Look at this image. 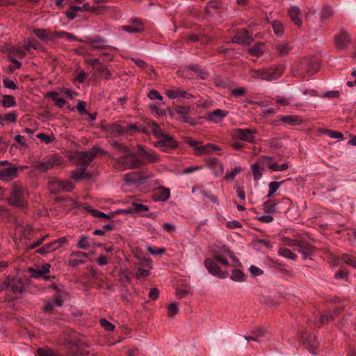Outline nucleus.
<instances>
[{
	"label": "nucleus",
	"instance_id": "1",
	"mask_svg": "<svg viewBox=\"0 0 356 356\" xmlns=\"http://www.w3.org/2000/svg\"><path fill=\"white\" fill-rule=\"evenodd\" d=\"M111 145L118 153H123L124 156L116 159L118 168L120 170L136 168L142 165V162L138 159L136 153L128 146L118 142H113Z\"/></svg>",
	"mask_w": 356,
	"mask_h": 356
},
{
	"label": "nucleus",
	"instance_id": "2",
	"mask_svg": "<svg viewBox=\"0 0 356 356\" xmlns=\"http://www.w3.org/2000/svg\"><path fill=\"white\" fill-rule=\"evenodd\" d=\"M98 153H102L111 157L110 154L103 149L98 147H94L89 151L79 152L76 154V158L81 166L86 167V168H87V166L91 163L92 159L97 155Z\"/></svg>",
	"mask_w": 356,
	"mask_h": 356
},
{
	"label": "nucleus",
	"instance_id": "3",
	"mask_svg": "<svg viewBox=\"0 0 356 356\" xmlns=\"http://www.w3.org/2000/svg\"><path fill=\"white\" fill-rule=\"evenodd\" d=\"M66 342L70 344L68 348L70 356H90V350L85 343L70 338L66 339Z\"/></svg>",
	"mask_w": 356,
	"mask_h": 356
},
{
	"label": "nucleus",
	"instance_id": "4",
	"mask_svg": "<svg viewBox=\"0 0 356 356\" xmlns=\"http://www.w3.org/2000/svg\"><path fill=\"white\" fill-rule=\"evenodd\" d=\"M136 127L133 124H120L114 122L108 126V131L114 136L131 134Z\"/></svg>",
	"mask_w": 356,
	"mask_h": 356
},
{
	"label": "nucleus",
	"instance_id": "5",
	"mask_svg": "<svg viewBox=\"0 0 356 356\" xmlns=\"http://www.w3.org/2000/svg\"><path fill=\"white\" fill-rule=\"evenodd\" d=\"M24 168V166H15L13 165L0 168V179L6 182L10 181L17 177L19 170H23Z\"/></svg>",
	"mask_w": 356,
	"mask_h": 356
},
{
	"label": "nucleus",
	"instance_id": "6",
	"mask_svg": "<svg viewBox=\"0 0 356 356\" xmlns=\"http://www.w3.org/2000/svg\"><path fill=\"white\" fill-rule=\"evenodd\" d=\"M154 145L163 152H168L170 149L176 148L178 144L171 136L165 135L155 142Z\"/></svg>",
	"mask_w": 356,
	"mask_h": 356
},
{
	"label": "nucleus",
	"instance_id": "7",
	"mask_svg": "<svg viewBox=\"0 0 356 356\" xmlns=\"http://www.w3.org/2000/svg\"><path fill=\"white\" fill-rule=\"evenodd\" d=\"M60 164V161L59 157L56 155H52L41 161L36 166V169L41 172H46Z\"/></svg>",
	"mask_w": 356,
	"mask_h": 356
},
{
	"label": "nucleus",
	"instance_id": "8",
	"mask_svg": "<svg viewBox=\"0 0 356 356\" xmlns=\"http://www.w3.org/2000/svg\"><path fill=\"white\" fill-rule=\"evenodd\" d=\"M121 29L129 33H137L144 31V25L140 19L132 18L129 20V24L122 26Z\"/></svg>",
	"mask_w": 356,
	"mask_h": 356
},
{
	"label": "nucleus",
	"instance_id": "9",
	"mask_svg": "<svg viewBox=\"0 0 356 356\" xmlns=\"http://www.w3.org/2000/svg\"><path fill=\"white\" fill-rule=\"evenodd\" d=\"M256 133V129H236L234 131V136L238 139L252 143L254 140V135Z\"/></svg>",
	"mask_w": 356,
	"mask_h": 356
},
{
	"label": "nucleus",
	"instance_id": "10",
	"mask_svg": "<svg viewBox=\"0 0 356 356\" xmlns=\"http://www.w3.org/2000/svg\"><path fill=\"white\" fill-rule=\"evenodd\" d=\"M204 265L207 269L214 275H217L220 278H225L227 276V273L226 272H222L220 270V267L218 266L217 262L214 260V259H207L204 261Z\"/></svg>",
	"mask_w": 356,
	"mask_h": 356
},
{
	"label": "nucleus",
	"instance_id": "11",
	"mask_svg": "<svg viewBox=\"0 0 356 356\" xmlns=\"http://www.w3.org/2000/svg\"><path fill=\"white\" fill-rule=\"evenodd\" d=\"M165 95L170 99L184 98L186 99H190L194 98L193 95L179 88H173L166 90Z\"/></svg>",
	"mask_w": 356,
	"mask_h": 356
},
{
	"label": "nucleus",
	"instance_id": "12",
	"mask_svg": "<svg viewBox=\"0 0 356 356\" xmlns=\"http://www.w3.org/2000/svg\"><path fill=\"white\" fill-rule=\"evenodd\" d=\"M22 187L14 186L10 196L8 198V201L13 205L17 207H22Z\"/></svg>",
	"mask_w": 356,
	"mask_h": 356
},
{
	"label": "nucleus",
	"instance_id": "13",
	"mask_svg": "<svg viewBox=\"0 0 356 356\" xmlns=\"http://www.w3.org/2000/svg\"><path fill=\"white\" fill-rule=\"evenodd\" d=\"M207 166L212 171L216 176L222 175L224 172V165L219 162L216 158H210L207 161Z\"/></svg>",
	"mask_w": 356,
	"mask_h": 356
},
{
	"label": "nucleus",
	"instance_id": "14",
	"mask_svg": "<svg viewBox=\"0 0 356 356\" xmlns=\"http://www.w3.org/2000/svg\"><path fill=\"white\" fill-rule=\"evenodd\" d=\"M9 290L14 294L13 298L24 292L25 289L22 281L18 278H13L8 284Z\"/></svg>",
	"mask_w": 356,
	"mask_h": 356
},
{
	"label": "nucleus",
	"instance_id": "15",
	"mask_svg": "<svg viewBox=\"0 0 356 356\" xmlns=\"http://www.w3.org/2000/svg\"><path fill=\"white\" fill-rule=\"evenodd\" d=\"M86 42L91 46V49L92 50L106 49L111 47L108 44L107 41L100 36H96L86 41Z\"/></svg>",
	"mask_w": 356,
	"mask_h": 356
},
{
	"label": "nucleus",
	"instance_id": "16",
	"mask_svg": "<svg viewBox=\"0 0 356 356\" xmlns=\"http://www.w3.org/2000/svg\"><path fill=\"white\" fill-rule=\"evenodd\" d=\"M195 149V154L201 156L203 154H212L215 151L220 149V147L213 143H207L204 145L197 146Z\"/></svg>",
	"mask_w": 356,
	"mask_h": 356
},
{
	"label": "nucleus",
	"instance_id": "17",
	"mask_svg": "<svg viewBox=\"0 0 356 356\" xmlns=\"http://www.w3.org/2000/svg\"><path fill=\"white\" fill-rule=\"evenodd\" d=\"M267 69V81H271L276 80L281 77L284 72V67L282 65H277L275 67H270Z\"/></svg>",
	"mask_w": 356,
	"mask_h": 356
},
{
	"label": "nucleus",
	"instance_id": "18",
	"mask_svg": "<svg viewBox=\"0 0 356 356\" xmlns=\"http://www.w3.org/2000/svg\"><path fill=\"white\" fill-rule=\"evenodd\" d=\"M88 254L83 252H75L71 254V258L69 259V265L75 267L84 263V259L87 258Z\"/></svg>",
	"mask_w": 356,
	"mask_h": 356
},
{
	"label": "nucleus",
	"instance_id": "19",
	"mask_svg": "<svg viewBox=\"0 0 356 356\" xmlns=\"http://www.w3.org/2000/svg\"><path fill=\"white\" fill-rule=\"evenodd\" d=\"M349 42V35L343 31H340V33L335 37V44L337 48L340 49H344L348 46Z\"/></svg>",
	"mask_w": 356,
	"mask_h": 356
},
{
	"label": "nucleus",
	"instance_id": "20",
	"mask_svg": "<svg viewBox=\"0 0 356 356\" xmlns=\"http://www.w3.org/2000/svg\"><path fill=\"white\" fill-rule=\"evenodd\" d=\"M228 115L225 110L216 109L208 113L207 120L214 123H218Z\"/></svg>",
	"mask_w": 356,
	"mask_h": 356
},
{
	"label": "nucleus",
	"instance_id": "21",
	"mask_svg": "<svg viewBox=\"0 0 356 356\" xmlns=\"http://www.w3.org/2000/svg\"><path fill=\"white\" fill-rule=\"evenodd\" d=\"M233 42L241 44H249L251 42L252 38L249 33L246 30H243L238 32L234 38Z\"/></svg>",
	"mask_w": 356,
	"mask_h": 356
},
{
	"label": "nucleus",
	"instance_id": "22",
	"mask_svg": "<svg viewBox=\"0 0 356 356\" xmlns=\"http://www.w3.org/2000/svg\"><path fill=\"white\" fill-rule=\"evenodd\" d=\"M170 190L165 187H159L154 192L153 197L155 201L165 202L170 198Z\"/></svg>",
	"mask_w": 356,
	"mask_h": 356
},
{
	"label": "nucleus",
	"instance_id": "23",
	"mask_svg": "<svg viewBox=\"0 0 356 356\" xmlns=\"http://www.w3.org/2000/svg\"><path fill=\"white\" fill-rule=\"evenodd\" d=\"M177 113L179 114L182 118L183 122L193 125L194 123L191 118L188 115L191 111V108L188 106H177L175 108Z\"/></svg>",
	"mask_w": 356,
	"mask_h": 356
},
{
	"label": "nucleus",
	"instance_id": "24",
	"mask_svg": "<svg viewBox=\"0 0 356 356\" xmlns=\"http://www.w3.org/2000/svg\"><path fill=\"white\" fill-rule=\"evenodd\" d=\"M92 8L88 3H85L83 6H73L70 10L66 11L65 14L68 19H73L75 17V13L78 11L90 10Z\"/></svg>",
	"mask_w": 356,
	"mask_h": 356
},
{
	"label": "nucleus",
	"instance_id": "25",
	"mask_svg": "<svg viewBox=\"0 0 356 356\" xmlns=\"http://www.w3.org/2000/svg\"><path fill=\"white\" fill-rule=\"evenodd\" d=\"M289 15L296 25L300 26L302 24L301 14L298 7L291 6L289 10Z\"/></svg>",
	"mask_w": 356,
	"mask_h": 356
},
{
	"label": "nucleus",
	"instance_id": "26",
	"mask_svg": "<svg viewBox=\"0 0 356 356\" xmlns=\"http://www.w3.org/2000/svg\"><path fill=\"white\" fill-rule=\"evenodd\" d=\"M279 119L281 122L291 126L299 125L302 120L296 115H280Z\"/></svg>",
	"mask_w": 356,
	"mask_h": 356
},
{
	"label": "nucleus",
	"instance_id": "27",
	"mask_svg": "<svg viewBox=\"0 0 356 356\" xmlns=\"http://www.w3.org/2000/svg\"><path fill=\"white\" fill-rule=\"evenodd\" d=\"M267 69L261 68L258 70H251L249 71V76L254 79H261L267 81L268 76L266 74Z\"/></svg>",
	"mask_w": 356,
	"mask_h": 356
},
{
	"label": "nucleus",
	"instance_id": "28",
	"mask_svg": "<svg viewBox=\"0 0 356 356\" xmlns=\"http://www.w3.org/2000/svg\"><path fill=\"white\" fill-rule=\"evenodd\" d=\"M86 211L90 213L93 217L98 218L103 220L106 219H109L113 216V213H111L110 214H106L102 211L94 209L90 206L86 207Z\"/></svg>",
	"mask_w": 356,
	"mask_h": 356
},
{
	"label": "nucleus",
	"instance_id": "29",
	"mask_svg": "<svg viewBox=\"0 0 356 356\" xmlns=\"http://www.w3.org/2000/svg\"><path fill=\"white\" fill-rule=\"evenodd\" d=\"M298 250L302 254L303 259H311L312 255V247L306 244H298Z\"/></svg>",
	"mask_w": 356,
	"mask_h": 356
},
{
	"label": "nucleus",
	"instance_id": "30",
	"mask_svg": "<svg viewBox=\"0 0 356 356\" xmlns=\"http://www.w3.org/2000/svg\"><path fill=\"white\" fill-rule=\"evenodd\" d=\"M144 262L146 263V266H147V269H144L142 268H138L136 273V277L138 279H140L141 277H147L149 275V271L152 268L151 266V260L149 259H145L144 260Z\"/></svg>",
	"mask_w": 356,
	"mask_h": 356
},
{
	"label": "nucleus",
	"instance_id": "31",
	"mask_svg": "<svg viewBox=\"0 0 356 356\" xmlns=\"http://www.w3.org/2000/svg\"><path fill=\"white\" fill-rule=\"evenodd\" d=\"M140 154L144 156L149 162L156 163L159 161V156L158 154L154 152H147L143 147H140Z\"/></svg>",
	"mask_w": 356,
	"mask_h": 356
},
{
	"label": "nucleus",
	"instance_id": "32",
	"mask_svg": "<svg viewBox=\"0 0 356 356\" xmlns=\"http://www.w3.org/2000/svg\"><path fill=\"white\" fill-rule=\"evenodd\" d=\"M63 305V300L60 298V297H56L55 299H54L52 301L48 302L45 304L44 306V311L46 312H52L54 308L55 307H61Z\"/></svg>",
	"mask_w": 356,
	"mask_h": 356
},
{
	"label": "nucleus",
	"instance_id": "33",
	"mask_svg": "<svg viewBox=\"0 0 356 356\" xmlns=\"http://www.w3.org/2000/svg\"><path fill=\"white\" fill-rule=\"evenodd\" d=\"M33 32L42 40H47L54 36V33L53 34L51 32H49L47 30L43 29H33Z\"/></svg>",
	"mask_w": 356,
	"mask_h": 356
},
{
	"label": "nucleus",
	"instance_id": "34",
	"mask_svg": "<svg viewBox=\"0 0 356 356\" xmlns=\"http://www.w3.org/2000/svg\"><path fill=\"white\" fill-rule=\"evenodd\" d=\"M46 97L51 98L56 105L59 108H63L66 103L65 99L60 97L58 93L56 92H48Z\"/></svg>",
	"mask_w": 356,
	"mask_h": 356
},
{
	"label": "nucleus",
	"instance_id": "35",
	"mask_svg": "<svg viewBox=\"0 0 356 356\" xmlns=\"http://www.w3.org/2000/svg\"><path fill=\"white\" fill-rule=\"evenodd\" d=\"M124 181L127 184H131L136 182H143V179L137 172H131L124 175Z\"/></svg>",
	"mask_w": 356,
	"mask_h": 356
},
{
	"label": "nucleus",
	"instance_id": "36",
	"mask_svg": "<svg viewBox=\"0 0 356 356\" xmlns=\"http://www.w3.org/2000/svg\"><path fill=\"white\" fill-rule=\"evenodd\" d=\"M263 209L266 213L274 214L277 212V204L272 203L267 200L263 203Z\"/></svg>",
	"mask_w": 356,
	"mask_h": 356
},
{
	"label": "nucleus",
	"instance_id": "37",
	"mask_svg": "<svg viewBox=\"0 0 356 356\" xmlns=\"http://www.w3.org/2000/svg\"><path fill=\"white\" fill-rule=\"evenodd\" d=\"M67 242V237L63 236L53 242L49 243V246L51 248L52 252L62 247Z\"/></svg>",
	"mask_w": 356,
	"mask_h": 356
},
{
	"label": "nucleus",
	"instance_id": "38",
	"mask_svg": "<svg viewBox=\"0 0 356 356\" xmlns=\"http://www.w3.org/2000/svg\"><path fill=\"white\" fill-rule=\"evenodd\" d=\"M334 14L332 8L330 6H325L321 10V19L324 21L331 17Z\"/></svg>",
	"mask_w": 356,
	"mask_h": 356
},
{
	"label": "nucleus",
	"instance_id": "39",
	"mask_svg": "<svg viewBox=\"0 0 356 356\" xmlns=\"http://www.w3.org/2000/svg\"><path fill=\"white\" fill-rule=\"evenodd\" d=\"M249 53L254 56H260L264 53V44L261 42L257 43L248 50Z\"/></svg>",
	"mask_w": 356,
	"mask_h": 356
},
{
	"label": "nucleus",
	"instance_id": "40",
	"mask_svg": "<svg viewBox=\"0 0 356 356\" xmlns=\"http://www.w3.org/2000/svg\"><path fill=\"white\" fill-rule=\"evenodd\" d=\"M86 167L81 166L78 170H75L72 172V178L75 181H79L82 178L88 177V175L86 173Z\"/></svg>",
	"mask_w": 356,
	"mask_h": 356
},
{
	"label": "nucleus",
	"instance_id": "41",
	"mask_svg": "<svg viewBox=\"0 0 356 356\" xmlns=\"http://www.w3.org/2000/svg\"><path fill=\"white\" fill-rule=\"evenodd\" d=\"M245 275L242 270L235 269L232 272L230 279L234 282H241L245 280Z\"/></svg>",
	"mask_w": 356,
	"mask_h": 356
},
{
	"label": "nucleus",
	"instance_id": "42",
	"mask_svg": "<svg viewBox=\"0 0 356 356\" xmlns=\"http://www.w3.org/2000/svg\"><path fill=\"white\" fill-rule=\"evenodd\" d=\"M272 157L270 156H261L258 162L260 164V168L262 170H267L270 169V165H272Z\"/></svg>",
	"mask_w": 356,
	"mask_h": 356
},
{
	"label": "nucleus",
	"instance_id": "43",
	"mask_svg": "<svg viewBox=\"0 0 356 356\" xmlns=\"http://www.w3.org/2000/svg\"><path fill=\"white\" fill-rule=\"evenodd\" d=\"M278 254L286 259H291L295 260L297 255L286 248H280L278 250Z\"/></svg>",
	"mask_w": 356,
	"mask_h": 356
},
{
	"label": "nucleus",
	"instance_id": "44",
	"mask_svg": "<svg viewBox=\"0 0 356 356\" xmlns=\"http://www.w3.org/2000/svg\"><path fill=\"white\" fill-rule=\"evenodd\" d=\"M276 49L280 55L285 56L290 52L291 47L288 43L282 42L276 46Z\"/></svg>",
	"mask_w": 356,
	"mask_h": 356
},
{
	"label": "nucleus",
	"instance_id": "45",
	"mask_svg": "<svg viewBox=\"0 0 356 356\" xmlns=\"http://www.w3.org/2000/svg\"><path fill=\"white\" fill-rule=\"evenodd\" d=\"M131 208L134 214L140 213L141 212L147 211L149 210V207L147 206L137 202H132Z\"/></svg>",
	"mask_w": 356,
	"mask_h": 356
},
{
	"label": "nucleus",
	"instance_id": "46",
	"mask_svg": "<svg viewBox=\"0 0 356 356\" xmlns=\"http://www.w3.org/2000/svg\"><path fill=\"white\" fill-rule=\"evenodd\" d=\"M2 105L4 108L14 107L16 105L15 98L11 95H3Z\"/></svg>",
	"mask_w": 356,
	"mask_h": 356
},
{
	"label": "nucleus",
	"instance_id": "47",
	"mask_svg": "<svg viewBox=\"0 0 356 356\" xmlns=\"http://www.w3.org/2000/svg\"><path fill=\"white\" fill-rule=\"evenodd\" d=\"M251 170L254 176V179L255 180L260 179L262 176L261 171L263 170L260 168V164L258 161L257 163L251 165Z\"/></svg>",
	"mask_w": 356,
	"mask_h": 356
},
{
	"label": "nucleus",
	"instance_id": "48",
	"mask_svg": "<svg viewBox=\"0 0 356 356\" xmlns=\"http://www.w3.org/2000/svg\"><path fill=\"white\" fill-rule=\"evenodd\" d=\"M282 181H271L268 185V193L266 195V197H270L273 195V194L280 188Z\"/></svg>",
	"mask_w": 356,
	"mask_h": 356
},
{
	"label": "nucleus",
	"instance_id": "49",
	"mask_svg": "<svg viewBox=\"0 0 356 356\" xmlns=\"http://www.w3.org/2000/svg\"><path fill=\"white\" fill-rule=\"evenodd\" d=\"M56 184L61 187L62 192L71 191L74 188V185L69 180H60V182H57Z\"/></svg>",
	"mask_w": 356,
	"mask_h": 356
},
{
	"label": "nucleus",
	"instance_id": "50",
	"mask_svg": "<svg viewBox=\"0 0 356 356\" xmlns=\"http://www.w3.org/2000/svg\"><path fill=\"white\" fill-rule=\"evenodd\" d=\"M152 132L156 138L159 139L166 135L163 134L159 125L156 122L152 123Z\"/></svg>",
	"mask_w": 356,
	"mask_h": 356
},
{
	"label": "nucleus",
	"instance_id": "51",
	"mask_svg": "<svg viewBox=\"0 0 356 356\" xmlns=\"http://www.w3.org/2000/svg\"><path fill=\"white\" fill-rule=\"evenodd\" d=\"M241 171L242 168L241 166L235 167L231 172L227 173L225 179L227 181L233 180Z\"/></svg>",
	"mask_w": 356,
	"mask_h": 356
},
{
	"label": "nucleus",
	"instance_id": "52",
	"mask_svg": "<svg viewBox=\"0 0 356 356\" xmlns=\"http://www.w3.org/2000/svg\"><path fill=\"white\" fill-rule=\"evenodd\" d=\"M88 240V236H86L85 235H82L77 243L78 248L80 249H82V250L88 249L90 247V244H89Z\"/></svg>",
	"mask_w": 356,
	"mask_h": 356
},
{
	"label": "nucleus",
	"instance_id": "53",
	"mask_svg": "<svg viewBox=\"0 0 356 356\" xmlns=\"http://www.w3.org/2000/svg\"><path fill=\"white\" fill-rule=\"evenodd\" d=\"M342 260L346 264L351 265L353 267L356 268V257L348 254H344L342 256Z\"/></svg>",
	"mask_w": 356,
	"mask_h": 356
},
{
	"label": "nucleus",
	"instance_id": "54",
	"mask_svg": "<svg viewBox=\"0 0 356 356\" xmlns=\"http://www.w3.org/2000/svg\"><path fill=\"white\" fill-rule=\"evenodd\" d=\"M57 182H60V180H54L49 183V188L51 193H58L62 192L61 187L57 184H56Z\"/></svg>",
	"mask_w": 356,
	"mask_h": 356
},
{
	"label": "nucleus",
	"instance_id": "55",
	"mask_svg": "<svg viewBox=\"0 0 356 356\" xmlns=\"http://www.w3.org/2000/svg\"><path fill=\"white\" fill-rule=\"evenodd\" d=\"M38 356H59L54 350L51 349L38 348Z\"/></svg>",
	"mask_w": 356,
	"mask_h": 356
},
{
	"label": "nucleus",
	"instance_id": "56",
	"mask_svg": "<svg viewBox=\"0 0 356 356\" xmlns=\"http://www.w3.org/2000/svg\"><path fill=\"white\" fill-rule=\"evenodd\" d=\"M37 138L46 144H49L54 140V137L52 136H49L44 133L38 134L37 135Z\"/></svg>",
	"mask_w": 356,
	"mask_h": 356
},
{
	"label": "nucleus",
	"instance_id": "57",
	"mask_svg": "<svg viewBox=\"0 0 356 356\" xmlns=\"http://www.w3.org/2000/svg\"><path fill=\"white\" fill-rule=\"evenodd\" d=\"M17 120V113L15 111H12L3 115V122H8L11 123L15 122Z\"/></svg>",
	"mask_w": 356,
	"mask_h": 356
},
{
	"label": "nucleus",
	"instance_id": "58",
	"mask_svg": "<svg viewBox=\"0 0 356 356\" xmlns=\"http://www.w3.org/2000/svg\"><path fill=\"white\" fill-rule=\"evenodd\" d=\"M179 308L175 303H170L168 307V316H174L178 312Z\"/></svg>",
	"mask_w": 356,
	"mask_h": 356
},
{
	"label": "nucleus",
	"instance_id": "59",
	"mask_svg": "<svg viewBox=\"0 0 356 356\" xmlns=\"http://www.w3.org/2000/svg\"><path fill=\"white\" fill-rule=\"evenodd\" d=\"M100 325L107 331H112L115 328V326L106 318H102L100 320Z\"/></svg>",
	"mask_w": 356,
	"mask_h": 356
},
{
	"label": "nucleus",
	"instance_id": "60",
	"mask_svg": "<svg viewBox=\"0 0 356 356\" xmlns=\"http://www.w3.org/2000/svg\"><path fill=\"white\" fill-rule=\"evenodd\" d=\"M147 97L151 100L158 99L161 101L163 99V97L156 90H150L147 94Z\"/></svg>",
	"mask_w": 356,
	"mask_h": 356
},
{
	"label": "nucleus",
	"instance_id": "61",
	"mask_svg": "<svg viewBox=\"0 0 356 356\" xmlns=\"http://www.w3.org/2000/svg\"><path fill=\"white\" fill-rule=\"evenodd\" d=\"M257 220L264 223H270L274 220V218L270 214L262 215L257 217Z\"/></svg>",
	"mask_w": 356,
	"mask_h": 356
},
{
	"label": "nucleus",
	"instance_id": "62",
	"mask_svg": "<svg viewBox=\"0 0 356 356\" xmlns=\"http://www.w3.org/2000/svg\"><path fill=\"white\" fill-rule=\"evenodd\" d=\"M54 35L57 36L58 38H65L68 40H76L74 35H73L72 33L65 32V31L55 33Z\"/></svg>",
	"mask_w": 356,
	"mask_h": 356
},
{
	"label": "nucleus",
	"instance_id": "63",
	"mask_svg": "<svg viewBox=\"0 0 356 356\" xmlns=\"http://www.w3.org/2000/svg\"><path fill=\"white\" fill-rule=\"evenodd\" d=\"M249 271L253 277L259 276L264 274V271L255 266H250Z\"/></svg>",
	"mask_w": 356,
	"mask_h": 356
},
{
	"label": "nucleus",
	"instance_id": "64",
	"mask_svg": "<svg viewBox=\"0 0 356 356\" xmlns=\"http://www.w3.org/2000/svg\"><path fill=\"white\" fill-rule=\"evenodd\" d=\"M147 250L153 255L162 254L165 251V248H152L151 246H147Z\"/></svg>",
	"mask_w": 356,
	"mask_h": 356
}]
</instances>
